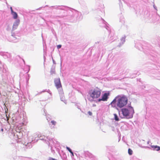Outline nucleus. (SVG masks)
<instances>
[{"label":"nucleus","instance_id":"0eeeda50","mask_svg":"<svg viewBox=\"0 0 160 160\" xmlns=\"http://www.w3.org/2000/svg\"><path fill=\"white\" fill-rule=\"evenodd\" d=\"M19 20L16 21L13 24V28L14 29L16 28L19 23Z\"/></svg>","mask_w":160,"mask_h":160},{"label":"nucleus","instance_id":"aec40b11","mask_svg":"<svg viewBox=\"0 0 160 160\" xmlns=\"http://www.w3.org/2000/svg\"><path fill=\"white\" fill-rule=\"evenodd\" d=\"M1 131L2 132H3V128H2L1 129Z\"/></svg>","mask_w":160,"mask_h":160},{"label":"nucleus","instance_id":"6ab92c4d","mask_svg":"<svg viewBox=\"0 0 160 160\" xmlns=\"http://www.w3.org/2000/svg\"><path fill=\"white\" fill-rule=\"evenodd\" d=\"M70 153L72 154V156H74L73 152H72V151Z\"/></svg>","mask_w":160,"mask_h":160},{"label":"nucleus","instance_id":"6e6552de","mask_svg":"<svg viewBox=\"0 0 160 160\" xmlns=\"http://www.w3.org/2000/svg\"><path fill=\"white\" fill-rule=\"evenodd\" d=\"M151 147L154 150L158 151L160 150V147L158 146H152Z\"/></svg>","mask_w":160,"mask_h":160},{"label":"nucleus","instance_id":"39448f33","mask_svg":"<svg viewBox=\"0 0 160 160\" xmlns=\"http://www.w3.org/2000/svg\"><path fill=\"white\" fill-rule=\"evenodd\" d=\"M109 95V94L107 93H104L103 95L102 96V98L101 99H99L98 100V102H100L101 101H107L108 98V96Z\"/></svg>","mask_w":160,"mask_h":160},{"label":"nucleus","instance_id":"dca6fc26","mask_svg":"<svg viewBox=\"0 0 160 160\" xmlns=\"http://www.w3.org/2000/svg\"><path fill=\"white\" fill-rule=\"evenodd\" d=\"M48 160H56V159H55L52 158H50Z\"/></svg>","mask_w":160,"mask_h":160},{"label":"nucleus","instance_id":"f03ea898","mask_svg":"<svg viewBox=\"0 0 160 160\" xmlns=\"http://www.w3.org/2000/svg\"><path fill=\"white\" fill-rule=\"evenodd\" d=\"M122 112L123 115L128 119L132 118L134 113L133 108L131 106L128 107V108L122 109Z\"/></svg>","mask_w":160,"mask_h":160},{"label":"nucleus","instance_id":"a211bd4d","mask_svg":"<svg viewBox=\"0 0 160 160\" xmlns=\"http://www.w3.org/2000/svg\"><path fill=\"white\" fill-rule=\"evenodd\" d=\"M10 9H11V13H12V12H14L13 11V10H12V7H11L10 8Z\"/></svg>","mask_w":160,"mask_h":160},{"label":"nucleus","instance_id":"f8f14e48","mask_svg":"<svg viewBox=\"0 0 160 160\" xmlns=\"http://www.w3.org/2000/svg\"><path fill=\"white\" fill-rule=\"evenodd\" d=\"M7 112H8L6 110L5 111V113H6V118H7V120L8 122V120H9V117H8L7 116Z\"/></svg>","mask_w":160,"mask_h":160},{"label":"nucleus","instance_id":"4468645a","mask_svg":"<svg viewBox=\"0 0 160 160\" xmlns=\"http://www.w3.org/2000/svg\"><path fill=\"white\" fill-rule=\"evenodd\" d=\"M51 122L52 124L53 125H55L56 124V122L54 121H51Z\"/></svg>","mask_w":160,"mask_h":160},{"label":"nucleus","instance_id":"7ed1b4c3","mask_svg":"<svg viewBox=\"0 0 160 160\" xmlns=\"http://www.w3.org/2000/svg\"><path fill=\"white\" fill-rule=\"evenodd\" d=\"M117 99V107L122 108L125 106L128 103V99L125 96H118L116 97Z\"/></svg>","mask_w":160,"mask_h":160},{"label":"nucleus","instance_id":"9d476101","mask_svg":"<svg viewBox=\"0 0 160 160\" xmlns=\"http://www.w3.org/2000/svg\"><path fill=\"white\" fill-rule=\"evenodd\" d=\"M128 154L129 155H131L132 154L133 151L131 149L129 148L128 149Z\"/></svg>","mask_w":160,"mask_h":160},{"label":"nucleus","instance_id":"ddd939ff","mask_svg":"<svg viewBox=\"0 0 160 160\" xmlns=\"http://www.w3.org/2000/svg\"><path fill=\"white\" fill-rule=\"evenodd\" d=\"M66 148L70 152V153L72 152V150L69 148L67 147H66Z\"/></svg>","mask_w":160,"mask_h":160},{"label":"nucleus","instance_id":"423d86ee","mask_svg":"<svg viewBox=\"0 0 160 160\" xmlns=\"http://www.w3.org/2000/svg\"><path fill=\"white\" fill-rule=\"evenodd\" d=\"M117 99H116V97L112 102L110 103V105L113 108L117 107Z\"/></svg>","mask_w":160,"mask_h":160},{"label":"nucleus","instance_id":"2eb2a0df","mask_svg":"<svg viewBox=\"0 0 160 160\" xmlns=\"http://www.w3.org/2000/svg\"><path fill=\"white\" fill-rule=\"evenodd\" d=\"M88 113L89 114V115L90 116H91L92 115V113L90 111H88Z\"/></svg>","mask_w":160,"mask_h":160},{"label":"nucleus","instance_id":"9b49d317","mask_svg":"<svg viewBox=\"0 0 160 160\" xmlns=\"http://www.w3.org/2000/svg\"><path fill=\"white\" fill-rule=\"evenodd\" d=\"M114 119L116 121H119V118L118 117V116L116 114H114Z\"/></svg>","mask_w":160,"mask_h":160},{"label":"nucleus","instance_id":"f3484780","mask_svg":"<svg viewBox=\"0 0 160 160\" xmlns=\"http://www.w3.org/2000/svg\"><path fill=\"white\" fill-rule=\"evenodd\" d=\"M61 45H58V46H57V48L58 49L60 48H61Z\"/></svg>","mask_w":160,"mask_h":160},{"label":"nucleus","instance_id":"1a4fd4ad","mask_svg":"<svg viewBox=\"0 0 160 160\" xmlns=\"http://www.w3.org/2000/svg\"><path fill=\"white\" fill-rule=\"evenodd\" d=\"M11 14L13 16V18L14 19H16L17 18L18 16L17 13L16 12H13Z\"/></svg>","mask_w":160,"mask_h":160},{"label":"nucleus","instance_id":"f257e3e1","mask_svg":"<svg viewBox=\"0 0 160 160\" xmlns=\"http://www.w3.org/2000/svg\"><path fill=\"white\" fill-rule=\"evenodd\" d=\"M88 94L90 97L89 100L93 101L99 98L101 94V90L97 88L91 89L89 92Z\"/></svg>","mask_w":160,"mask_h":160},{"label":"nucleus","instance_id":"20e7f679","mask_svg":"<svg viewBox=\"0 0 160 160\" xmlns=\"http://www.w3.org/2000/svg\"><path fill=\"white\" fill-rule=\"evenodd\" d=\"M54 83L57 88H58L62 87L60 79L59 78L55 79L54 80Z\"/></svg>","mask_w":160,"mask_h":160}]
</instances>
